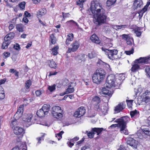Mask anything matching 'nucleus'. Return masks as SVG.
Wrapping results in <instances>:
<instances>
[{
    "instance_id": "obj_52",
    "label": "nucleus",
    "mask_w": 150,
    "mask_h": 150,
    "mask_svg": "<svg viewBox=\"0 0 150 150\" xmlns=\"http://www.w3.org/2000/svg\"><path fill=\"white\" fill-rule=\"evenodd\" d=\"M98 62L100 64H102L103 63V64L105 66V67H106L107 69H108L109 71L111 70L110 69V66L109 64H107V63L104 62H103L102 61L100 60L99 62Z\"/></svg>"
},
{
    "instance_id": "obj_63",
    "label": "nucleus",
    "mask_w": 150,
    "mask_h": 150,
    "mask_svg": "<svg viewBox=\"0 0 150 150\" xmlns=\"http://www.w3.org/2000/svg\"><path fill=\"white\" fill-rule=\"evenodd\" d=\"M13 48L14 49L17 50L20 49V48L19 45L18 44H16V45H14L13 46Z\"/></svg>"
},
{
    "instance_id": "obj_38",
    "label": "nucleus",
    "mask_w": 150,
    "mask_h": 150,
    "mask_svg": "<svg viewBox=\"0 0 150 150\" xmlns=\"http://www.w3.org/2000/svg\"><path fill=\"white\" fill-rule=\"evenodd\" d=\"M86 0H78L76 1V4L77 5H79L80 7L82 8L83 7V3Z\"/></svg>"
},
{
    "instance_id": "obj_57",
    "label": "nucleus",
    "mask_w": 150,
    "mask_h": 150,
    "mask_svg": "<svg viewBox=\"0 0 150 150\" xmlns=\"http://www.w3.org/2000/svg\"><path fill=\"white\" fill-rule=\"evenodd\" d=\"M134 52V49L133 48H132L131 50L125 51V53L127 55H129L133 53Z\"/></svg>"
},
{
    "instance_id": "obj_34",
    "label": "nucleus",
    "mask_w": 150,
    "mask_h": 150,
    "mask_svg": "<svg viewBox=\"0 0 150 150\" xmlns=\"http://www.w3.org/2000/svg\"><path fill=\"white\" fill-rule=\"evenodd\" d=\"M117 0H108L106 2L107 6L109 7L114 4Z\"/></svg>"
},
{
    "instance_id": "obj_48",
    "label": "nucleus",
    "mask_w": 150,
    "mask_h": 150,
    "mask_svg": "<svg viewBox=\"0 0 150 150\" xmlns=\"http://www.w3.org/2000/svg\"><path fill=\"white\" fill-rule=\"evenodd\" d=\"M86 132L87 133V135L88 137L90 138H92L94 137V135L92 133V132L91 130V132H88L87 131H86Z\"/></svg>"
},
{
    "instance_id": "obj_44",
    "label": "nucleus",
    "mask_w": 150,
    "mask_h": 150,
    "mask_svg": "<svg viewBox=\"0 0 150 150\" xmlns=\"http://www.w3.org/2000/svg\"><path fill=\"white\" fill-rule=\"evenodd\" d=\"M74 89L73 87L70 88L68 87L66 90V93L68 94L69 93H72L74 91Z\"/></svg>"
},
{
    "instance_id": "obj_37",
    "label": "nucleus",
    "mask_w": 150,
    "mask_h": 150,
    "mask_svg": "<svg viewBox=\"0 0 150 150\" xmlns=\"http://www.w3.org/2000/svg\"><path fill=\"white\" fill-rule=\"evenodd\" d=\"M59 48L58 46H56L54 47L52 50V54L54 55H57L58 53L57 50Z\"/></svg>"
},
{
    "instance_id": "obj_60",
    "label": "nucleus",
    "mask_w": 150,
    "mask_h": 150,
    "mask_svg": "<svg viewBox=\"0 0 150 150\" xmlns=\"http://www.w3.org/2000/svg\"><path fill=\"white\" fill-rule=\"evenodd\" d=\"M42 91L40 90H38L35 91V93L37 96H39L42 93Z\"/></svg>"
},
{
    "instance_id": "obj_23",
    "label": "nucleus",
    "mask_w": 150,
    "mask_h": 150,
    "mask_svg": "<svg viewBox=\"0 0 150 150\" xmlns=\"http://www.w3.org/2000/svg\"><path fill=\"white\" fill-rule=\"evenodd\" d=\"M139 64L137 63H135L133 65H132L131 70L133 72H135L140 69Z\"/></svg>"
},
{
    "instance_id": "obj_54",
    "label": "nucleus",
    "mask_w": 150,
    "mask_h": 150,
    "mask_svg": "<svg viewBox=\"0 0 150 150\" xmlns=\"http://www.w3.org/2000/svg\"><path fill=\"white\" fill-rule=\"evenodd\" d=\"M67 39L71 41L73 39V34L72 33L69 34L67 35Z\"/></svg>"
},
{
    "instance_id": "obj_24",
    "label": "nucleus",
    "mask_w": 150,
    "mask_h": 150,
    "mask_svg": "<svg viewBox=\"0 0 150 150\" xmlns=\"http://www.w3.org/2000/svg\"><path fill=\"white\" fill-rule=\"evenodd\" d=\"M126 126L119 125V127L120 128V131L121 133H123L126 135L128 134V130L126 129Z\"/></svg>"
},
{
    "instance_id": "obj_49",
    "label": "nucleus",
    "mask_w": 150,
    "mask_h": 150,
    "mask_svg": "<svg viewBox=\"0 0 150 150\" xmlns=\"http://www.w3.org/2000/svg\"><path fill=\"white\" fill-rule=\"evenodd\" d=\"M133 101V100H126V102L129 108H131Z\"/></svg>"
},
{
    "instance_id": "obj_14",
    "label": "nucleus",
    "mask_w": 150,
    "mask_h": 150,
    "mask_svg": "<svg viewBox=\"0 0 150 150\" xmlns=\"http://www.w3.org/2000/svg\"><path fill=\"white\" fill-rule=\"evenodd\" d=\"M142 100L146 103L149 102L150 101V91H146L144 93L142 96Z\"/></svg>"
},
{
    "instance_id": "obj_55",
    "label": "nucleus",
    "mask_w": 150,
    "mask_h": 150,
    "mask_svg": "<svg viewBox=\"0 0 150 150\" xmlns=\"http://www.w3.org/2000/svg\"><path fill=\"white\" fill-rule=\"evenodd\" d=\"M144 8H143L142 9L139 13V18H141L142 16L143 13H145L146 10H145Z\"/></svg>"
},
{
    "instance_id": "obj_35",
    "label": "nucleus",
    "mask_w": 150,
    "mask_h": 150,
    "mask_svg": "<svg viewBox=\"0 0 150 150\" xmlns=\"http://www.w3.org/2000/svg\"><path fill=\"white\" fill-rule=\"evenodd\" d=\"M10 43V42L9 41H5L2 44V48L3 49L7 48Z\"/></svg>"
},
{
    "instance_id": "obj_42",
    "label": "nucleus",
    "mask_w": 150,
    "mask_h": 150,
    "mask_svg": "<svg viewBox=\"0 0 150 150\" xmlns=\"http://www.w3.org/2000/svg\"><path fill=\"white\" fill-rule=\"evenodd\" d=\"M56 85L54 84L52 86H48L47 89L51 92H52L55 90L56 89Z\"/></svg>"
},
{
    "instance_id": "obj_62",
    "label": "nucleus",
    "mask_w": 150,
    "mask_h": 150,
    "mask_svg": "<svg viewBox=\"0 0 150 150\" xmlns=\"http://www.w3.org/2000/svg\"><path fill=\"white\" fill-rule=\"evenodd\" d=\"M145 71L150 77V68L147 67L145 69Z\"/></svg>"
},
{
    "instance_id": "obj_22",
    "label": "nucleus",
    "mask_w": 150,
    "mask_h": 150,
    "mask_svg": "<svg viewBox=\"0 0 150 150\" xmlns=\"http://www.w3.org/2000/svg\"><path fill=\"white\" fill-rule=\"evenodd\" d=\"M50 105L46 104H44L41 109L45 112V115H47L50 109Z\"/></svg>"
},
{
    "instance_id": "obj_7",
    "label": "nucleus",
    "mask_w": 150,
    "mask_h": 150,
    "mask_svg": "<svg viewBox=\"0 0 150 150\" xmlns=\"http://www.w3.org/2000/svg\"><path fill=\"white\" fill-rule=\"evenodd\" d=\"M80 46L79 42L77 41H75L70 45L71 47H69L67 53H70L71 52L76 51L78 49Z\"/></svg>"
},
{
    "instance_id": "obj_61",
    "label": "nucleus",
    "mask_w": 150,
    "mask_h": 150,
    "mask_svg": "<svg viewBox=\"0 0 150 150\" xmlns=\"http://www.w3.org/2000/svg\"><path fill=\"white\" fill-rule=\"evenodd\" d=\"M117 127H119V124H112L108 128L110 129L111 128H112Z\"/></svg>"
},
{
    "instance_id": "obj_59",
    "label": "nucleus",
    "mask_w": 150,
    "mask_h": 150,
    "mask_svg": "<svg viewBox=\"0 0 150 150\" xmlns=\"http://www.w3.org/2000/svg\"><path fill=\"white\" fill-rule=\"evenodd\" d=\"M12 38L8 35V34L6 35V36L4 38V40L5 41H7L10 42V40H11Z\"/></svg>"
},
{
    "instance_id": "obj_29",
    "label": "nucleus",
    "mask_w": 150,
    "mask_h": 150,
    "mask_svg": "<svg viewBox=\"0 0 150 150\" xmlns=\"http://www.w3.org/2000/svg\"><path fill=\"white\" fill-rule=\"evenodd\" d=\"M37 115L40 117H44L45 115V112L41 108L40 109L37 111Z\"/></svg>"
},
{
    "instance_id": "obj_33",
    "label": "nucleus",
    "mask_w": 150,
    "mask_h": 150,
    "mask_svg": "<svg viewBox=\"0 0 150 150\" xmlns=\"http://www.w3.org/2000/svg\"><path fill=\"white\" fill-rule=\"evenodd\" d=\"M50 41L52 44H54L55 43L56 41V38L54 37L53 34H51L50 36Z\"/></svg>"
},
{
    "instance_id": "obj_8",
    "label": "nucleus",
    "mask_w": 150,
    "mask_h": 150,
    "mask_svg": "<svg viewBox=\"0 0 150 150\" xmlns=\"http://www.w3.org/2000/svg\"><path fill=\"white\" fill-rule=\"evenodd\" d=\"M130 120V118L127 116L123 117L122 118L116 119L114 122L118 123L119 125L126 126L127 122Z\"/></svg>"
},
{
    "instance_id": "obj_13",
    "label": "nucleus",
    "mask_w": 150,
    "mask_h": 150,
    "mask_svg": "<svg viewBox=\"0 0 150 150\" xmlns=\"http://www.w3.org/2000/svg\"><path fill=\"white\" fill-rule=\"evenodd\" d=\"M127 145H129L132 147L133 148H136L138 144V142L131 137H129L127 139Z\"/></svg>"
},
{
    "instance_id": "obj_21",
    "label": "nucleus",
    "mask_w": 150,
    "mask_h": 150,
    "mask_svg": "<svg viewBox=\"0 0 150 150\" xmlns=\"http://www.w3.org/2000/svg\"><path fill=\"white\" fill-rule=\"evenodd\" d=\"M100 97L97 96H94L92 99V102L96 105H98L100 102Z\"/></svg>"
},
{
    "instance_id": "obj_18",
    "label": "nucleus",
    "mask_w": 150,
    "mask_h": 150,
    "mask_svg": "<svg viewBox=\"0 0 150 150\" xmlns=\"http://www.w3.org/2000/svg\"><path fill=\"white\" fill-rule=\"evenodd\" d=\"M90 39L96 44H98L100 43V41L96 34L93 35L90 37Z\"/></svg>"
},
{
    "instance_id": "obj_31",
    "label": "nucleus",
    "mask_w": 150,
    "mask_h": 150,
    "mask_svg": "<svg viewBox=\"0 0 150 150\" xmlns=\"http://www.w3.org/2000/svg\"><path fill=\"white\" fill-rule=\"evenodd\" d=\"M23 25L21 24H17L16 26V28L19 32H23Z\"/></svg>"
},
{
    "instance_id": "obj_27",
    "label": "nucleus",
    "mask_w": 150,
    "mask_h": 150,
    "mask_svg": "<svg viewBox=\"0 0 150 150\" xmlns=\"http://www.w3.org/2000/svg\"><path fill=\"white\" fill-rule=\"evenodd\" d=\"M133 5L137 8H140L142 5V2L140 0H135L133 3Z\"/></svg>"
},
{
    "instance_id": "obj_51",
    "label": "nucleus",
    "mask_w": 150,
    "mask_h": 150,
    "mask_svg": "<svg viewBox=\"0 0 150 150\" xmlns=\"http://www.w3.org/2000/svg\"><path fill=\"white\" fill-rule=\"evenodd\" d=\"M24 105H20L17 111H19L21 113L23 114V111Z\"/></svg>"
},
{
    "instance_id": "obj_12",
    "label": "nucleus",
    "mask_w": 150,
    "mask_h": 150,
    "mask_svg": "<svg viewBox=\"0 0 150 150\" xmlns=\"http://www.w3.org/2000/svg\"><path fill=\"white\" fill-rule=\"evenodd\" d=\"M143 132L142 134H139L138 135L139 136V138L141 139L144 140L146 139L147 137L145 136L144 135H146L147 136H149L150 135V129L148 128L143 129H142Z\"/></svg>"
},
{
    "instance_id": "obj_20",
    "label": "nucleus",
    "mask_w": 150,
    "mask_h": 150,
    "mask_svg": "<svg viewBox=\"0 0 150 150\" xmlns=\"http://www.w3.org/2000/svg\"><path fill=\"white\" fill-rule=\"evenodd\" d=\"M101 91L103 94L107 95L109 97H111L112 94V93L111 91L105 88H103Z\"/></svg>"
},
{
    "instance_id": "obj_50",
    "label": "nucleus",
    "mask_w": 150,
    "mask_h": 150,
    "mask_svg": "<svg viewBox=\"0 0 150 150\" xmlns=\"http://www.w3.org/2000/svg\"><path fill=\"white\" fill-rule=\"evenodd\" d=\"M67 23L68 24L71 23L77 26V28H79V25L77 24V23L73 20H71L70 21H68L67 22Z\"/></svg>"
},
{
    "instance_id": "obj_39",
    "label": "nucleus",
    "mask_w": 150,
    "mask_h": 150,
    "mask_svg": "<svg viewBox=\"0 0 150 150\" xmlns=\"http://www.w3.org/2000/svg\"><path fill=\"white\" fill-rule=\"evenodd\" d=\"M22 115V113H20L19 111H17L14 116V117L15 119H18L21 117Z\"/></svg>"
},
{
    "instance_id": "obj_3",
    "label": "nucleus",
    "mask_w": 150,
    "mask_h": 150,
    "mask_svg": "<svg viewBox=\"0 0 150 150\" xmlns=\"http://www.w3.org/2000/svg\"><path fill=\"white\" fill-rule=\"evenodd\" d=\"M106 74V73L103 69L99 68L97 69L92 75V81L97 84H100L103 81Z\"/></svg>"
},
{
    "instance_id": "obj_64",
    "label": "nucleus",
    "mask_w": 150,
    "mask_h": 150,
    "mask_svg": "<svg viewBox=\"0 0 150 150\" xmlns=\"http://www.w3.org/2000/svg\"><path fill=\"white\" fill-rule=\"evenodd\" d=\"M62 16L64 18L69 17L70 16V14L69 13H66L64 14L63 12L62 13Z\"/></svg>"
},
{
    "instance_id": "obj_1",
    "label": "nucleus",
    "mask_w": 150,
    "mask_h": 150,
    "mask_svg": "<svg viewBox=\"0 0 150 150\" xmlns=\"http://www.w3.org/2000/svg\"><path fill=\"white\" fill-rule=\"evenodd\" d=\"M90 10L94 17V22L96 24L100 25L106 22L107 16L105 11L97 1H91Z\"/></svg>"
},
{
    "instance_id": "obj_10",
    "label": "nucleus",
    "mask_w": 150,
    "mask_h": 150,
    "mask_svg": "<svg viewBox=\"0 0 150 150\" xmlns=\"http://www.w3.org/2000/svg\"><path fill=\"white\" fill-rule=\"evenodd\" d=\"M33 117V115L31 114H25L23 116V120L25 122V123L28 124V126L27 125V127H28L31 125V120Z\"/></svg>"
},
{
    "instance_id": "obj_6",
    "label": "nucleus",
    "mask_w": 150,
    "mask_h": 150,
    "mask_svg": "<svg viewBox=\"0 0 150 150\" xmlns=\"http://www.w3.org/2000/svg\"><path fill=\"white\" fill-rule=\"evenodd\" d=\"M102 49L105 52V54L108 56V58L112 60L115 59V56L117 55L118 52V51L115 49L108 50L104 49L103 47L102 48Z\"/></svg>"
},
{
    "instance_id": "obj_53",
    "label": "nucleus",
    "mask_w": 150,
    "mask_h": 150,
    "mask_svg": "<svg viewBox=\"0 0 150 150\" xmlns=\"http://www.w3.org/2000/svg\"><path fill=\"white\" fill-rule=\"evenodd\" d=\"M44 135H43L42 136H41L40 137H39L37 138V140L38 141V142L37 143V144H39L41 143V142L43 141L44 140Z\"/></svg>"
},
{
    "instance_id": "obj_43",
    "label": "nucleus",
    "mask_w": 150,
    "mask_h": 150,
    "mask_svg": "<svg viewBox=\"0 0 150 150\" xmlns=\"http://www.w3.org/2000/svg\"><path fill=\"white\" fill-rule=\"evenodd\" d=\"M63 131H61L59 133L56 134V137L57 138L58 140H60L62 138V135L64 133Z\"/></svg>"
},
{
    "instance_id": "obj_30",
    "label": "nucleus",
    "mask_w": 150,
    "mask_h": 150,
    "mask_svg": "<svg viewBox=\"0 0 150 150\" xmlns=\"http://www.w3.org/2000/svg\"><path fill=\"white\" fill-rule=\"evenodd\" d=\"M130 114L131 117L132 118L133 117H137L139 116V113L137 112V110H136L134 111L130 112Z\"/></svg>"
},
{
    "instance_id": "obj_40",
    "label": "nucleus",
    "mask_w": 150,
    "mask_h": 150,
    "mask_svg": "<svg viewBox=\"0 0 150 150\" xmlns=\"http://www.w3.org/2000/svg\"><path fill=\"white\" fill-rule=\"evenodd\" d=\"M140 29L139 28H138L134 30V32L137 37H139L141 35L142 32L140 31Z\"/></svg>"
},
{
    "instance_id": "obj_11",
    "label": "nucleus",
    "mask_w": 150,
    "mask_h": 150,
    "mask_svg": "<svg viewBox=\"0 0 150 150\" xmlns=\"http://www.w3.org/2000/svg\"><path fill=\"white\" fill-rule=\"evenodd\" d=\"M86 112V110L83 107H81L75 111L74 116L75 117H80L84 115Z\"/></svg>"
},
{
    "instance_id": "obj_16",
    "label": "nucleus",
    "mask_w": 150,
    "mask_h": 150,
    "mask_svg": "<svg viewBox=\"0 0 150 150\" xmlns=\"http://www.w3.org/2000/svg\"><path fill=\"white\" fill-rule=\"evenodd\" d=\"M27 147L25 142H23L19 146L14 147L11 150H27Z\"/></svg>"
},
{
    "instance_id": "obj_36",
    "label": "nucleus",
    "mask_w": 150,
    "mask_h": 150,
    "mask_svg": "<svg viewBox=\"0 0 150 150\" xmlns=\"http://www.w3.org/2000/svg\"><path fill=\"white\" fill-rule=\"evenodd\" d=\"M97 54L95 51H93L91 53H89L88 54V56L90 59L96 57Z\"/></svg>"
},
{
    "instance_id": "obj_41",
    "label": "nucleus",
    "mask_w": 150,
    "mask_h": 150,
    "mask_svg": "<svg viewBox=\"0 0 150 150\" xmlns=\"http://www.w3.org/2000/svg\"><path fill=\"white\" fill-rule=\"evenodd\" d=\"M17 119H15L14 120L11 121L10 125L11 126L12 128L15 127L17 125Z\"/></svg>"
},
{
    "instance_id": "obj_25",
    "label": "nucleus",
    "mask_w": 150,
    "mask_h": 150,
    "mask_svg": "<svg viewBox=\"0 0 150 150\" xmlns=\"http://www.w3.org/2000/svg\"><path fill=\"white\" fill-rule=\"evenodd\" d=\"M47 63L48 64L49 66L51 68L55 69L57 67L56 63L54 61L52 60L48 61Z\"/></svg>"
},
{
    "instance_id": "obj_58",
    "label": "nucleus",
    "mask_w": 150,
    "mask_h": 150,
    "mask_svg": "<svg viewBox=\"0 0 150 150\" xmlns=\"http://www.w3.org/2000/svg\"><path fill=\"white\" fill-rule=\"evenodd\" d=\"M69 81L67 79H64L62 81V84L64 86H66Z\"/></svg>"
},
{
    "instance_id": "obj_17",
    "label": "nucleus",
    "mask_w": 150,
    "mask_h": 150,
    "mask_svg": "<svg viewBox=\"0 0 150 150\" xmlns=\"http://www.w3.org/2000/svg\"><path fill=\"white\" fill-rule=\"evenodd\" d=\"M14 132L16 135H20L24 133V130L22 127H16L14 128Z\"/></svg>"
},
{
    "instance_id": "obj_9",
    "label": "nucleus",
    "mask_w": 150,
    "mask_h": 150,
    "mask_svg": "<svg viewBox=\"0 0 150 150\" xmlns=\"http://www.w3.org/2000/svg\"><path fill=\"white\" fill-rule=\"evenodd\" d=\"M134 62L140 64H148L150 63V55L146 57H141L139 59H136Z\"/></svg>"
},
{
    "instance_id": "obj_47",
    "label": "nucleus",
    "mask_w": 150,
    "mask_h": 150,
    "mask_svg": "<svg viewBox=\"0 0 150 150\" xmlns=\"http://www.w3.org/2000/svg\"><path fill=\"white\" fill-rule=\"evenodd\" d=\"M121 37L122 39L125 40H127L128 39H129L130 36L129 35L124 34L121 35Z\"/></svg>"
},
{
    "instance_id": "obj_28",
    "label": "nucleus",
    "mask_w": 150,
    "mask_h": 150,
    "mask_svg": "<svg viewBox=\"0 0 150 150\" xmlns=\"http://www.w3.org/2000/svg\"><path fill=\"white\" fill-rule=\"evenodd\" d=\"M114 26L115 27V29L117 30H124L125 28L127 27L128 25H116Z\"/></svg>"
},
{
    "instance_id": "obj_4",
    "label": "nucleus",
    "mask_w": 150,
    "mask_h": 150,
    "mask_svg": "<svg viewBox=\"0 0 150 150\" xmlns=\"http://www.w3.org/2000/svg\"><path fill=\"white\" fill-rule=\"evenodd\" d=\"M63 110L59 106H54L51 111L53 117L59 120H60L63 116Z\"/></svg>"
},
{
    "instance_id": "obj_46",
    "label": "nucleus",
    "mask_w": 150,
    "mask_h": 150,
    "mask_svg": "<svg viewBox=\"0 0 150 150\" xmlns=\"http://www.w3.org/2000/svg\"><path fill=\"white\" fill-rule=\"evenodd\" d=\"M18 6L20 9L22 10L25 8V3L24 2H22L18 4Z\"/></svg>"
},
{
    "instance_id": "obj_56",
    "label": "nucleus",
    "mask_w": 150,
    "mask_h": 150,
    "mask_svg": "<svg viewBox=\"0 0 150 150\" xmlns=\"http://www.w3.org/2000/svg\"><path fill=\"white\" fill-rule=\"evenodd\" d=\"M126 41L127 45H131L133 42V39L130 37L129 39H128L126 40Z\"/></svg>"
},
{
    "instance_id": "obj_26",
    "label": "nucleus",
    "mask_w": 150,
    "mask_h": 150,
    "mask_svg": "<svg viewBox=\"0 0 150 150\" xmlns=\"http://www.w3.org/2000/svg\"><path fill=\"white\" fill-rule=\"evenodd\" d=\"M46 13V9L42 8L40 9L38 11L37 13V15L39 17H41L42 16L45 15Z\"/></svg>"
},
{
    "instance_id": "obj_2",
    "label": "nucleus",
    "mask_w": 150,
    "mask_h": 150,
    "mask_svg": "<svg viewBox=\"0 0 150 150\" xmlns=\"http://www.w3.org/2000/svg\"><path fill=\"white\" fill-rule=\"evenodd\" d=\"M125 77L122 74H120L118 79H116L115 76L113 74L109 75L106 79V87L109 88L118 86L121 82L120 79H124Z\"/></svg>"
},
{
    "instance_id": "obj_5",
    "label": "nucleus",
    "mask_w": 150,
    "mask_h": 150,
    "mask_svg": "<svg viewBox=\"0 0 150 150\" xmlns=\"http://www.w3.org/2000/svg\"><path fill=\"white\" fill-rule=\"evenodd\" d=\"M108 104L103 103L100 106L96 105L94 107L95 109L98 111L100 114L105 115L107 113L108 110Z\"/></svg>"
},
{
    "instance_id": "obj_19",
    "label": "nucleus",
    "mask_w": 150,
    "mask_h": 150,
    "mask_svg": "<svg viewBox=\"0 0 150 150\" xmlns=\"http://www.w3.org/2000/svg\"><path fill=\"white\" fill-rule=\"evenodd\" d=\"M104 130V129L102 128H92L91 131L93 133L94 135L96 134H97V135H99L101 132Z\"/></svg>"
},
{
    "instance_id": "obj_45",
    "label": "nucleus",
    "mask_w": 150,
    "mask_h": 150,
    "mask_svg": "<svg viewBox=\"0 0 150 150\" xmlns=\"http://www.w3.org/2000/svg\"><path fill=\"white\" fill-rule=\"evenodd\" d=\"M25 86L26 89H28L31 84V82L30 80H27L25 83Z\"/></svg>"
},
{
    "instance_id": "obj_15",
    "label": "nucleus",
    "mask_w": 150,
    "mask_h": 150,
    "mask_svg": "<svg viewBox=\"0 0 150 150\" xmlns=\"http://www.w3.org/2000/svg\"><path fill=\"white\" fill-rule=\"evenodd\" d=\"M125 108V105L123 103H121L117 105L115 109V111L116 113L120 112Z\"/></svg>"
},
{
    "instance_id": "obj_32",
    "label": "nucleus",
    "mask_w": 150,
    "mask_h": 150,
    "mask_svg": "<svg viewBox=\"0 0 150 150\" xmlns=\"http://www.w3.org/2000/svg\"><path fill=\"white\" fill-rule=\"evenodd\" d=\"M5 93L3 88L0 86V99H3L5 98Z\"/></svg>"
}]
</instances>
